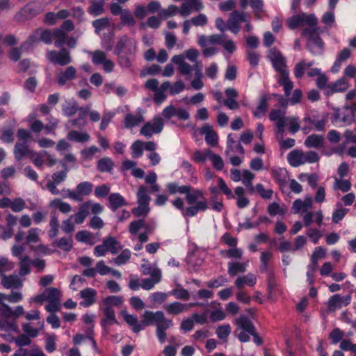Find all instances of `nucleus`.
Here are the masks:
<instances>
[{"label": "nucleus", "mask_w": 356, "mask_h": 356, "mask_svg": "<svg viewBox=\"0 0 356 356\" xmlns=\"http://www.w3.org/2000/svg\"><path fill=\"white\" fill-rule=\"evenodd\" d=\"M161 278V272L158 268H154L151 272L149 277L140 280L136 277L131 276L129 282V286L131 289L142 287L143 289H151L159 283Z\"/></svg>", "instance_id": "nucleus-1"}, {"label": "nucleus", "mask_w": 356, "mask_h": 356, "mask_svg": "<svg viewBox=\"0 0 356 356\" xmlns=\"http://www.w3.org/2000/svg\"><path fill=\"white\" fill-rule=\"evenodd\" d=\"M236 328L234 334L241 342L250 341V335L254 332V324L251 320L245 315H241L236 320Z\"/></svg>", "instance_id": "nucleus-2"}, {"label": "nucleus", "mask_w": 356, "mask_h": 356, "mask_svg": "<svg viewBox=\"0 0 356 356\" xmlns=\"http://www.w3.org/2000/svg\"><path fill=\"white\" fill-rule=\"evenodd\" d=\"M93 185L92 183L88 181H83L79 183L76 187V190L70 191L67 190H62L61 193L63 194V196L66 195L70 199L77 201L81 202L83 200V196L89 195L92 191Z\"/></svg>", "instance_id": "nucleus-3"}, {"label": "nucleus", "mask_w": 356, "mask_h": 356, "mask_svg": "<svg viewBox=\"0 0 356 356\" xmlns=\"http://www.w3.org/2000/svg\"><path fill=\"white\" fill-rule=\"evenodd\" d=\"M46 56L50 63L60 66L67 65L72 60L70 51L65 47H61L58 51H48Z\"/></svg>", "instance_id": "nucleus-4"}, {"label": "nucleus", "mask_w": 356, "mask_h": 356, "mask_svg": "<svg viewBox=\"0 0 356 356\" xmlns=\"http://www.w3.org/2000/svg\"><path fill=\"white\" fill-rule=\"evenodd\" d=\"M267 57L271 61L275 70L280 75L289 72L286 64V58L276 48H272L268 51Z\"/></svg>", "instance_id": "nucleus-5"}, {"label": "nucleus", "mask_w": 356, "mask_h": 356, "mask_svg": "<svg viewBox=\"0 0 356 356\" xmlns=\"http://www.w3.org/2000/svg\"><path fill=\"white\" fill-rule=\"evenodd\" d=\"M287 25L291 30H294L298 27L308 26H316L317 19L314 15H295L287 19Z\"/></svg>", "instance_id": "nucleus-6"}, {"label": "nucleus", "mask_w": 356, "mask_h": 356, "mask_svg": "<svg viewBox=\"0 0 356 356\" xmlns=\"http://www.w3.org/2000/svg\"><path fill=\"white\" fill-rule=\"evenodd\" d=\"M164 122L160 117H155L151 122L144 124L140 129V134L146 137H151L153 134L160 133L163 128Z\"/></svg>", "instance_id": "nucleus-7"}, {"label": "nucleus", "mask_w": 356, "mask_h": 356, "mask_svg": "<svg viewBox=\"0 0 356 356\" xmlns=\"http://www.w3.org/2000/svg\"><path fill=\"white\" fill-rule=\"evenodd\" d=\"M350 293L344 296L335 294L330 298L327 302V309L330 312H334L336 309L348 306L350 302Z\"/></svg>", "instance_id": "nucleus-8"}, {"label": "nucleus", "mask_w": 356, "mask_h": 356, "mask_svg": "<svg viewBox=\"0 0 356 356\" xmlns=\"http://www.w3.org/2000/svg\"><path fill=\"white\" fill-rule=\"evenodd\" d=\"M37 42L35 35H30L26 41L23 42L19 47H12L8 52V58L13 62L19 60L24 49L31 47L34 43Z\"/></svg>", "instance_id": "nucleus-9"}, {"label": "nucleus", "mask_w": 356, "mask_h": 356, "mask_svg": "<svg viewBox=\"0 0 356 356\" xmlns=\"http://www.w3.org/2000/svg\"><path fill=\"white\" fill-rule=\"evenodd\" d=\"M269 118L271 121L275 122L277 132L281 135L284 132V127L287 124V117L285 112L280 109H273L270 112Z\"/></svg>", "instance_id": "nucleus-10"}, {"label": "nucleus", "mask_w": 356, "mask_h": 356, "mask_svg": "<svg viewBox=\"0 0 356 356\" xmlns=\"http://www.w3.org/2000/svg\"><path fill=\"white\" fill-rule=\"evenodd\" d=\"M47 293L49 304L45 307L46 310L51 313L58 311L60 307V291H47Z\"/></svg>", "instance_id": "nucleus-11"}, {"label": "nucleus", "mask_w": 356, "mask_h": 356, "mask_svg": "<svg viewBox=\"0 0 356 356\" xmlns=\"http://www.w3.org/2000/svg\"><path fill=\"white\" fill-rule=\"evenodd\" d=\"M76 74V69L73 66H68L57 74L56 81L59 86H65L67 81L75 79L77 77Z\"/></svg>", "instance_id": "nucleus-12"}, {"label": "nucleus", "mask_w": 356, "mask_h": 356, "mask_svg": "<svg viewBox=\"0 0 356 356\" xmlns=\"http://www.w3.org/2000/svg\"><path fill=\"white\" fill-rule=\"evenodd\" d=\"M143 318L141 323L143 328L152 325L154 323L158 325V323L159 324L160 322L165 319L164 314L161 311H158L155 313L150 311H145L143 315Z\"/></svg>", "instance_id": "nucleus-13"}, {"label": "nucleus", "mask_w": 356, "mask_h": 356, "mask_svg": "<svg viewBox=\"0 0 356 356\" xmlns=\"http://www.w3.org/2000/svg\"><path fill=\"white\" fill-rule=\"evenodd\" d=\"M104 317L101 321V326L105 334H107V327L113 324H118L115 317V313L112 307H105L102 309Z\"/></svg>", "instance_id": "nucleus-14"}, {"label": "nucleus", "mask_w": 356, "mask_h": 356, "mask_svg": "<svg viewBox=\"0 0 356 356\" xmlns=\"http://www.w3.org/2000/svg\"><path fill=\"white\" fill-rule=\"evenodd\" d=\"M67 177L66 171H60L52 175V179L47 181L46 184L47 188L53 195H58L59 190L57 185L64 181Z\"/></svg>", "instance_id": "nucleus-15"}, {"label": "nucleus", "mask_w": 356, "mask_h": 356, "mask_svg": "<svg viewBox=\"0 0 356 356\" xmlns=\"http://www.w3.org/2000/svg\"><path fill=\"white\" fill-rule=\"evenodd\" d=\"M24 279L21 278L19 275L13 274L1 277V284L7 289H19L22 286Z\"/></svg>", "instance_id": "nucleus-16"}, {"label": "nucleus", "mask_w": 356, "mask_h": 356, "mask_svg": "<svg viewBox=\"0 0 356 356\" xmlns=\"http://www.w3.org/2000/svg\"><path fill=\"white\" fill-rule=\"evenodd\" d=\"M185 56L183 54L175 55L172 58V62L176 64L179 72L182 75H188L191 74L193 67L185 62Z\"/></svg>", "instance_id": "nucleus-17"}, {"label": "nucleus", "mask_w": 356, "mask_h": 356, "mask_svg": "<svg viewBox=\"0 0 356 356\" xmlns=\"http://www.w3.org/2000/svg\"><path fill=\"white\" fill-rule=\"evenodd\" d=\"M200 133L202 135H205V140L207 143L211 146H215L218 143V137L210 125L205 124L201 127Z\"/></svg>", "instance_id": "nucleus-18"}, {"label": "nucleus", "mask_w": 356, "mask_h": 356, "mask_svg": "<svg viewBox=\"0 0 356 356\" xmlns=\"http://www.w3.org/2000/svg\"><path fill=\"white\" fill-rule=\"evenodd\" d=\"M287 159L293 167H298L305 163V153L300 149H295L289 153Z\"/></svg>", "instance_id": "nucleus-19"}, {"label": "nucleus", "mask_w": 356, "mask_h": 356, "mask_svg": "<svg viewBox=\"0 0 356 356\" xmlns=\"http://www.w3.org/2000/svg\"><path fill=\"white\" fill-rule=\"evenodd\" d=\"M33 150L29 149L28 144L26 143L17 142L14 147V155L15 158L17 161H21L23 157L29 156L32 153Z\"/></svg>", "instance_id": "nucleus-20"}, {"label": "nucleus", "mask_w": 356, "mask_h": 356, "mask_svg": "<svg viewBox=\"0 0 356 356\" xmlns=\"http://www.w3.org/2000/svg\"><path fill=\"white\" fill-rule=\"evenodd\" d=\"M272 176L282 189L286 186L289 179V172L286 169L273 170Z\"/></svg>", "instance_id": "nucleus-21"}, {"label": "nucleus", "mask_w": 356, "mask_h": 356, "mask_svg": "<svg viewBox=\"0 0 356 356\" xmlns=\"http://www.w3.org/2000/svg\"><path fill=\"white\" fill-rule=\"evenodd\" d=\"M40 5L35 3H29L26 4L22 10L21 13L27 19H31L42 12Z\"/></svg>", "instance_id": "nucleus-22"}, {"label": "nucleus", "mask_w": 356, "mask_h": 356, "mask_svg": "<svg viewBox=\"0 0 356 356\" xmlns=\"http://www.w3.org/2000/svg\"><path fill=\"white\" fill-rule=\"evenodd\" d=\"M90 205V201L85 202L80 205L79 211L73 216L74 218V222L76 224H81L83 222L85 218L89 215V209Z\"/></svg>", "instance_id": "nucleus-23"}, {"label": "nucleus", "mask_w": 356, "mask_h": 356, "mask_svg": "<svg viewBox=\"0 0 356 356\" xmlns=\"http://www.w3.org/2000/svg\"><path fill=\"white\" fill-rule=\"evenodd\" d=\"M325 138L323 136L312 134L307 137L305 145L307 147L321 148L324 146Z\"/></svg>", "instance_id": "nucleus-24"}, {"label": "nucleus", "mask_w": 356, "mask_h": 356, "mask_svg": "<svg viewBox=\"0 0 356 356\" xmlns=\"http://www.w3.org/2000/svg\"><path fill=\"white\" fill-rule=\"evenodd\" d=\"M172 325L171 320L165 319L163 321L156 325V336L160 343H163L166 339L165 330Z\"/></svg>", "instance_id": "nucleus-25"}, {"label": "nucleus", "mask_w": 356, "mask_h": 356, "mask_svg": "<svg viewBox=\"0 0 356 356\" xmlns=\"http://www.w3.org/2000/svg\"><path fill=\"white\" fill-rule=\"evenodd\" d=\"M90 6L88 8V13L93 16H98L104 13V0H89Z\"/></svg>", "instance_id": "nucleus-26"}, {"label": "nucleus", "mask_w": 356, "mask_h": 356, "mask_svg": "<svg viewBox=\"0 0 356 356\" xmlns=\"http://www.w3.org/2000/svg\"><path fill=\"white\" fill-rule=\"evenodd\" d=\"M79 295L83 299L80 302L83 307H89L96 302V291H81Z\"/></svg>", "instance_id": "nucleus-27"}, {"label": "nucleus", "mask_w": 356, "mask_h": 356, "mask_svg": "<svg viewBox=\"0 0 356 356\" xmlns=\"http://www.w3.org/2000/svg\"><path fill=\"white\" fill-rule=\"evenodd\" d=\"M312 207V200L311 197H306L304 201L300 199L296 200L292 206V210L294 213H298L301 210L306 211Z\"/></svg>", "instance_id": "nucleus-28"}, {"label": "nucleus", "mask_w": 356, "mask_h": 356, "mask_svg": "<svg viewBox=\"0 0 356 356\" xmlns=\"http://www.w3.org/2000/svg\"><path fill=\"white\" fill-rule=\"evenodd\" d=\"M277 82L284 87L285 96L289 97L293 88V83L289 79V72L280 75Z\"/></svg>", "instance_id": "nucleus-29"}, {"label": "nucleus", "mask_w": 356, "mask_h": 356, "mask_svg": "<svg viewBox=\"0 0 356 356\" xmlns=\"http://www.w3.org/2000/svg\"><path fill=\"white\" fill-rule=\"evenodd\" d=\"M256 277L253 274L249 273L238 277L236 280V286L240 289L245 286L252 287L256 284Z\"/></svg>", "instance_id": "nucleus-30"}, {"label": "nucleus", "mask_w": 356, "mask_h": 356, "mask_svg": "<svg viewBox=\"0 0 356 356\" xmlns=\"http://www.w3.org/2000/svg\"><path fill=\"white\" fill-rule=\"evenodd\" d=\"M323 42L318 36L309 39L307 43V48L313 54L321 53L323 49Z\"/></svg>", "instance_id": "nucleus-31"}, {"label": "nucleus", "mask_w": 356, "mask_h": 356, "mask_svg": "<svg viewBox=\"0 0 356 356\" xmlns=\"http://www.w3.org/2000/svg\"><path fill=\"white\" fill-rule=\"evenodd\" d=\"M110 207L113 211H115L120 207L127 205L124 197L119 193H112L108 197Z\"/></svg>", "instance_id": "nucleus-32"}, {"label": "nucleus", "mask_w": 356, "mask_h": 356, "mask_svg": "<svg viewBox=\"0 0 356 356\" xmlns=\"http://www.w3.org/2000/svg\"><path fill=\"white\" fill-rule=\"evenodd\" d=\"M104 242L107 248V251L111 252L113 254H117L122 248L120 243L115 237H106Z\"/></svg>", "instance_id": "nucleus-33"}, {"label": "nucleus", "mask_w": 356, "mask_h": 356, "mask_svg": "<svg viewBox=\"0 0 356 356\" xmlns=\"http://www.w3.org/2000/svg\"><path fill=\"white\" fill-rule=\"evenodd\" d=\"M32 35H35L36 39L37 36L39 35V40L44 42L45 44H51L54 38V30L50 31L49 29L41 30L37 29L35 30L34 34ZM38 40H37V42Z\"/></svg>", "instance_id": "nucleus-34"}, {"label": "nucleus", "mask_w": 356, "mask_h": 356, "mask_svg": "<svg viewBox=\"0 0 356 356\" xmlns=\"http://www.w3.org/2000/svg\"><path fill=\"white\" fill-rule=\"evenodd\" d=\"M268 108L267 95L263 94L260 97L259 105L257 106L255 111H253V115L257 118H260L265 115Z\"/></svg>", "instance_id": "nucleus-35"}, {"label": "nucleus", "mask_w": 356, "mask_h": 356, "mask_svg": "<svg viewBox=\"0 0 356 356\" xmlns=\"http://www.w3.org/2000/svg\"><path fill=\"white\" fill-rule=\"evenodd\" d=\"M124 319L127 324L132 327L134 332L138 333L140 330H143L142 323H138L136 315L125 314Z\"/></svg>", "instance_id": "nucleus-36"}, {"label": "nucleus", "mask_w": 356, "mask_h": 356, "mask_svg": "<svg viewBox=\"0 0 356 356\" xmlns=\"http://www.w3.org/2000/svg\"><path fill=\"white\" fill-rule=\"evenodd\" d=\"M67 34L63 30L60 29H54V44L58 48L63 47V45L65 44Z\"/></svg>", "instance_id": "nucleus-37"}, {"label": "nucleus", "mask_w": 356, "mask_h": 356, "mask_svg": "<svg viewBox=\"0 0 356 356\" xmlns=\"http://www.w3.org/2000/svg\"><path fill=\"white\" fill-rule=\"evenodd\" d=\"M314 65V63L309 62L308 63H306L305 60L302 59L300 62H298L294 67V76L297 79H302L304 76L305 70L309 68Z\"/></svg>", "instance_id": "nucleus-38"}, {"label": "nucleus", "mask_w": 356, "mask_h": 356, "mask_svg": "<svg viewBox=\"0 0 356 356\" xmlns=\"http://www.w3.org/2000/svg\"><path fill=\"white\" fill-rule=\"evenodd\" d=\"M234 193L237 196L236 204L238 208L243 209L249 204L250 200L244 196L245 189L243 187H236L234 190Z\"/></svg>", "instance_id": "nucleus-39"}, {"label": "nucleus", "mask_w": 356, "mask_h": 356, "mask_svg": "<svg viewBox=\"0 0 356 356\" xmlns=\"http://www.w3.org/2000/svg\"><path fill=\"white\" fill-rule=\"evenodd\" d=\"M143 121L142 115H134L131 113H128L124 117V124L126 128H132L138 125Z\"/></svg>", "instance_id": "nucleus-40"}, {"label": "nucleus", "mask_w": 356, "mask_h": 356, "mask_svg": "<svg viewBox=\"0 0 356 356\" xmlns=\"http://www.w3.org/2000/svg\"><path fill=\"white\" fill-rule=\"evenodd\" d=\"M138 204L149 207L150 197L147 194V188L145 186H140L137 193Z\"/></svg>", "instance_id": "nucleus-41"}, {"label": "nucleus", "mask_w": 356, "mask_h": 356, "mask_svg": "<svg viewBox=\"0 0 356 356\" xmlns=\"http://www.w3.org/2000/svg\"><path fill=\"white\" fill-rule=\"evenodd\" d=\"M22 299V295L19 291H11V293L6 295L3 293H0V302L5 303L6 301L10 303H15L20 301Z\"/></svg>", "instance_id": "nucleus-42"}, {"label": "nucleus", "mask_w": 356, "mask_h": 356, "mask_svg": "<svg viewBox=\"0 0 356 356\" xmlns=\"http://www.w3.org/2000/svg\"><path fill=\"white\" fill-rule=\"evenodd\" d=\"M254 178V175L249 171L248 170H244L243 171V179L242 182L243 185L248 188L250 194L254 192V188L252 186V179Z\"/></svg>", "instance_id": "nucleus-43"}, {"label": "nucleus", "mask_w": 356, "mask_h": 356, "mask_svg": "<svg viewBox=\"0 0 356 356\" xmlns=\"http://www.w3.org/2000/svg\"><path fill=\"white\" fill-rule=\"evenodd\" d=\"M114 166V163L111 159L105 157L99 159L97 162V170L102 172H111Z\"/></svg>", "instance_id": "nucleus-44"}, {"label": "nucleus", "mask_w": 356, "mask_h": 356, "mask_svg": "<svg viewBox=\"0 0 356 356\" xmlns=\"http://www.w3.org/2000/svg\"><path fill=\"white\" fill-rule=\"evenodd\" d=\"M327 88L330 90L332 93L343 92L348 88V84L345 79H340L336 82L328 85Z\"/></svg>", "instance_id": "nucleus-45"}, {"label": "nucleus", "mask_w": 356, "mask_h": 356, "mask_svg": "<svg viewBox=\"0 0 356 356\" xmlns=\"http://www.w3.org/2000/svg\"><path fill=\"white\" fill-rule=\"evenodd\" d=\"M67 138L79 143L87 142L90 139V136L87 133L79 132L77 131H70L67 134Z\"/></svg>", "instance_id": "nucleus-46"}, {"label": "nucleus", "mask_w": 356, "mask_h": 356, "mask_svg": "<svg viewBox=\"0 0 356 356\" xmlns=\"http://www.w3.org/2000/svg\"><path fill=\"white\" fill-rule=\"evenodd\" d=\"M73 241L71 237L65 238L63 237L58 241L52 243L54 246H56L65 252H69L72 248Z\"/></svg>", "instance_id": "nucleus-47"}, {"label": "nucleus", "mask_w": 356, "mask_h": 356, "mask_svg": "<svg viewBox=\"0 0 356 356\" xmlns=\"http://www.w3.org/2000/svg\"><path fill=\"white\" fill-rule=\"evenodd\" d=\"M0 318V330L8 332H18V326L15 323V321L11 319Z\"/></svg>", "instance_id": "nucleus-48"}, {"label": "nucleus", "mask_w": 356, "mask_h": 356, "mask_svg": "<svg viewBox=\"0 0 356 356\" xmlns=\"http://www.w3.org/2000/svg\"><path fill=\"white\" fill-rule=\"evenodd\" d=\"M50 207L58 209L63 213H67L72 210V207L68 203L64 202L58 198L52 200L50 203Z\"/></svg>", "instance_id": "nucleus-49"}, {"label": "nucleus", "mask_w": 356, "mask_h": 356, "mask_svg": "<svg viewBox=\"0 0 356 356\" xmlns=\"http://www.w3.org/2000/svg\"><path fill=\"white\" fill-rule=\"evenodd\" d=\"M167 188L170 194H175L179 193L184 194L185 193L190 192L192 191V188L190 186H179L175 183H170L167 185Z\"/></svg>", "instance_id": "nucleus-50"}, {"label": "nucleus", "mask_w": 356, "mask_h": 356, "mask_svg": "<svg viewBox=\"0 0 356 356\" xmlns=\"http://www.w3.org/2000/svg\"><path fill=\"white\" fill-rule=\"evenodd\" d=\"M131 252L128 249L124 250L117 257L113 258L110 263H114L118 266L124 264L129 260Z\"/></svg>", "instance_id": "nucleus-51"}, {"label": "nucleus", "mask_w": 356, "mask_h": 356, "mask_svg": "<svg viewBox=\"0 0 356 356\" xmlns=\"http://www.w3.org/2000/svg\"><path fill=\"white\" fill-rule=\"evenodd\" d=\"M31 261L28 256H24L21 258L19 262V275L24 276L30 273V264Z\"/></svg>", "instance_id": "nucleus-52"}, {"label": "nucleus", "mask_w": 356, "mask_h": 356, "mask_svg": "<svg viewBox=\"0 0 356 356\" xmlns=\"http://www.w3.org/2000/svg\"><path fill=\"white\" fill-rule=\"evenodd\" d=\"M245 271V266L243 263L229 262L228 264V273L234 277L238 273H243Z\"/></svg>", "instance_id": "nucleus-53"}, {"label": "nucleus", "mask_w": 356, "mask_h": 356, "mask_svg": "<svg viewBox=\"0 0 356 356\" xmlns=\"http://www.w3.org/2000/svg\"><path fill=\"white\" fill-rule=\"evenodd\" d=\"M15 264L8 260L6 257H0V276L1 277L5 275V273L13 270Z\"/></svg>", "instance_id": "nucleus-54"}, {"label": "nucleus", "mask_w": 356, "mask_h": 356, "mask_svg": "<svg viewBox=\"0 0 356 356\" xmlns=\"http://www.w3.org/2000/svg\"><path fill=\"white\" fill-rule=\"evenodd\" d=\"M207 152L213 163V167L217 170H221L224 167V162L222 158L218 154H213L210 149H207Z\"/></svg>", "instance_id": "nucleus-55"}, {"label": "nucleus", "mask_w": 356, "mask_h": 356, "mask_svg": "<svg viewBox=\"0 0 356 356\" xmlns=\"http://www.w3.org/2000/svg\"><path fill=\"white\" fill-rule=\"evenodd\" d=\"M145 227H149V225H145V220L139 219L134 220L129 224V231L131 234H136L140 229H145Z\"/></svg>", "instance_id": "nucleus-56"}, {"label": "nucleus", "mask_w": 356, "mask_h": 356, "mask_svg": "<svg viewBox=\"0 0 356 356\" xmlns=\"http://www.w3.org/2000/svg\"><path fill=\"white\" fill-rule=\"evenodd\" d=\"M186 309V306L179 302H173L169 305L167 308V312L170 314H179Z\"/></svg>", "instance_id": "nucleus-57"}, {"label": "nucleus", "mask_w": 356, "mask_h": 356, "mask_svg": "<svg viewBox=\"0 0 356 356\" xmlns=\"http://www.w3.org/2000/svg\"><path fill=\"white\" fill-rule=\"evenodd\" d=\"M28 122L30 123V129L33 133L38 134L44 129V124L39 120H34L31 115L29 116Z\"/></svg>", "instance_id": "nucleus-58"}, {"label": "nucleus", "mask_w": 356, "mask_h": 356, "mask_svg": "<svg viewBox=\"0 0 356 356\" xmlns=\"http://www.w3.org/2000/svg\"><path fill=\"white\" fill-rule=\"evenodd\" d=\"M92 56V61L95 65L102 64L106 59V54L105 52L96 50L90 53Z\"/></svg>", "instance_id": "nucleus-59"}, {"label": "nucleus", "mask_w": 356, "mask_h": 356, "mask_svg": "<svg viewBox=\"0 0 356 356\" xmlns=\"http://www.w3.org/2000/svg\"><path fill=\"white\" fill-rule=\"evenodd\" d=\"M108 25L107 18H100L92 22V26L96 33L99 34L102 30L105 29Z\"/></svg>", "instance_id": "nucleus-60"}, {"label": "nucleus", "mask_w": 356, "mask_h": 356, "mask_svg": "<svg viewBox=\"0 0 356 356\" xmlns=\"http://www.w3.org/2000/svg\"><path fill=\"white\" fill-rule=\"evenodd\" d=\"M343 335V332L339 328H334L329 334V339H331L332 343L337 344L339 341H342Z\"/></svg>", "instance_id": "nucleus-61"}, {"label": "nucleus", "mask_w": 356, "mask_h": 356, "mask_svg": "<svg viewBox=\"0 0 356 356\" xmlns=\"http://www.w3.org/2000/svg\"><path fill=\"white\" fill-rule=\"evenodd\" d=\"M216 333L219 339H225L231 333V327L228 324L218 326Z\"/></svg>", "instance_id": "nucleus-62"}, {"label": "nucleus", "mask_w": 356, "mask_h": 356, "mask_svg": "<svg viewBox=\"0 0 356 356\" xmlns=\"http://www.w3.org/2000/svg\"><path fill=\"white\" fill-rule=\"evenodd\" d=\"M340 348L344 351H350L354 356H356V343H353L350 339L342 340Z\"/></svg>", "instance_id": "nucleus-63"}, {"label": "nucleus", "mask_w": 356, "mask_h": 356, "mask_svg": "<svg viewBox=\"0 0 356 356\" xmlns=\"http://www.w3.org/2000/svg\"><path fill=\"white\" fill-rule=\"evenodd\" d=\"M120 19L124 24L131 26H134L136 24V21L133 15L131 14L129 10L127 9L123 10L122 12Z\"/></svg>", "instance_id": "nucleus-64"}]
</instances>
